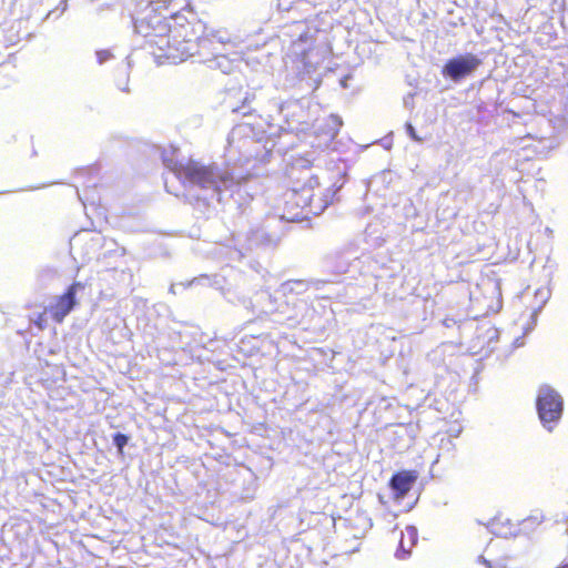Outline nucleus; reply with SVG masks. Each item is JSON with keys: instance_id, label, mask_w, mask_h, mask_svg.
<instances>
[{"instance_id": "nucleus-1", "label": "nucleus", "mask_w": 568, "mask_h": 568, "mask_svg": "<svg viewBox=\"0 0 568 568\" xmlns=\"http://www.w3.org/2000/svg\"><path fill=\"white\" fill-rule=\"evenodd\" d=\"M135 30L159 63H178L194 55L202 33L201 23L190 9L170 16L166 9H151L135 21Z\"/></svg>"}, {"instance_id": "nucleus-2", "label": "nucleus", "mask_w": 568, "mask_h": 568, "mask_svg": "<svg viewBox=\"0 0 568 568\" xmlns=\"http://www.w3.org/2000/svg\"><path fill=\"white\" fill-rule=\"evenodd\" d=\"M288 187L282 195L278 206L281 217L287 222H298L307 219L311 213V195H307L306 183L301 182L304 169L292 166L288 172Z\"/></svg>"}, {"instance_id": "nucleus-3", "label": "nucleus", "mask_w": 568, "mask_h": 568, "mask_svg": "<svg viewBox=\"0 0 568 568\" xmlns=\"http://www.w3.org/2000/svg\"><path fill=\"white\" fill-rule=\"evenodd\" d=\"M173 171L183 182L201 189H212L216 192H221L223 187L229 186L233 182L231 173L220 170L214 164L206 165L194 160L175 165Z\"/></svg>"}, {"instance_id": "nucleus-4", "label": "nucleus", "mask_w": 568, "mask_h": 568, "mask_svg": "<svg viewBox=\"0 0 568 568\" xmlns=\"http://www.w3.org/2000/svg\"><path fill=\"white\" fill-rule=\"evenodd\" d=\"M301 182L306 183L305 191L311 195V213L318 215L323 213L336 199L338 187L334 184L324 186L320 183L317 176L312 174L308 169H304V176Z\"/></svg>"}, {"instance_id": "nucleus-5", "label": "nucleus", "mask_w": 568, "mask_h": 568, "mask_svg": "<svg viewBox=\"0 0 568 568\" xmlns=\"http://www.w3.org/2000/svg\"><path fill=\"white\" fill-rule=\"evenodd\" d=\"M540 420L546 425L557 422L562 413V398L550 387H542L536 400Z\"/></svg>"}, {"instance_id": "nucleus-6", "label": "nucleus", "mask_w": 568, "mask_h": 568, "mask_svg": "<svg viewBox=\"0 0 568 568\" xmlns=\"http://www.w3.org/2000/svg\"><path fill=\"white\" fill-rule=\"evenodd\" d=\"M83 288L84 285L81 282H73L67 287L63 294L55 298V302L48 308V312L55 323H62L77 306V293Z\"/></svg>"}, {"instance_id": "nucleus-7", "label": "nucleus", "mask_w": 568, "mask_h": 568, "mask_svg": "<svg viewBox=\"0 0 568 568\" xmlns=\"http://www.w3.org/2000/svg\"><path fill=\"white\" fill-rule=\"evenodd\" d=\"M480 63V59L474 54L453 58L444 65L443 74L454 81H459L460 79L471 74Z\"/></svg>"}, {"instance_id": "nucleus-8", "label": "nucleus", "mask_w": 568, "mask_h": 568, "mask_svg": "<svg viewBox=\"0 0 568 568\" xmlns=\"http://www.w3.org/2000/svg\"><path fill=\"white\" fill-rule=\"evenodd\" d=\"M418 539L417 529L413 526H407L400 531L399 545L396 552L398 558H404L410 554L413 547L416 545Z\"/></svg>"}, {"instance_id": "nucleus-9", "label": "nucleus", "mask_w": 568, "mask_h": 568, "mask_svg": "<svg viewBox=\"0 0 568 568\" xmlns=\"http://www.w3.org/2000/svg\"><path fill=\"white\" fill-rule=\"evenodd\" d=\"M415 479L416 476L412 471H398L392 476L390 487L398 496H404L410 490Z\"/></svg>"}, {"instance_id": "nucleus-10", "label": "nucleus", "mask_w": 568, "mask_h": 568, "mask_svg": "<svg viewBox=\"0 0 568 568\" xmlns=\"http://www.w3.org/2000/svg\"><path fill=\"white\" fill-rule=\"evenodd\" d=\"M128 436L121 433H118L113 436V443L120 452L123 450L124 446L128 444Z\"/></svg>"}, {"instance_id": "nucleus-11", "label": "nucleus", "mask_w": 568, "mask_h": 568, "mask_svg": "<svg viewBox=\"0 0 568 568\" xmlns=\"http://www.w3.org/2000/svg\"><path fill=\"white\" fill-rule=\"evenodd\" d=\"M47 312L48 310H45L44 312L40 313L37 318L34 320V325L40 329V331H43L47 328L48 326V321H47Z\"/></svg>"}, {"instance_id": "nucleus-12", "label": "nucleus", "mask_w": 568, "mask_h": 568, "mask_svg": "<svg viewBox=\"0 0 568 568\" xmlns=\"http://www.w3.org/2000/svg\"><path fill=\"white\" fill-rule=\"evenodd\" d=\"M557 568H568V562H565V564H562L561 566H559Z\"/></svg>"}]
</instances>
